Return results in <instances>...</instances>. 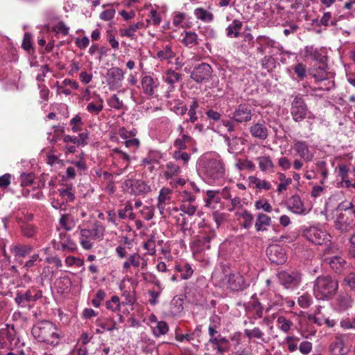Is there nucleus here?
<instances>
[{"mask_svg":"<svg viewBox=\"0 0 355 355\" xmlns=\"http://www.w3.org/2000/svg\"><path fill=\"white\" fill-rule=\"evenodd\" d=\"M261 66L268 71H272L275 67V60L272 55H266L261 59Z\"/></svg>","mask_w":355,"mask_h":355,"instance_id":"603ef678","label":"nucleus"},{"mask_svg":"<svg viewBox=\"0 0 355 355\" xmlns=\"http://www.w3.org/2000/svg\"><path fill=\"white\" fill-rule=\"evenodd\" d=\"M266 255L270 261L276 265H282L286 263L287 256L284 248L277 244L270 245L266 250Z\"/></svg>","mask_w":355,"mask_h":355,"instance_id":"1a4fd4ad","label":"nucleus"},{"mask_svg":"<svg viewBox=\"0 0 355 355\" xmlns=\"http://www.w3.org/2000/svg\"><path fill=\"white\" fill-rule=\"evenodd\" d=\"M193 139L187 134H182L180 138L175 139L174 146L179 150H185L192 144Z\"/></svg>","mask_w":355,"mask_h":355,"instance_id":"473e14b6","label":"nucleus"},{"mask_svg":"<svg viewBox=\"0 0 355 355\" xmlns=\"http://www.w3.org/2000/svg\"><path fill=\"white\" fill-rule=\"evenodd\" d=\"M159 85L158 79H154L150 76H145L141 79V86L144 93L148 96L155 94V89Z\"/></svg>","mask_w":355,"mask_h":355,"instance_id":"aec40b11","label":"nucleus"},{"mask_svg":"<svg viewBox=\"0 0 355 355\" xmlns=\"http://www.w3.org/2000/svg\"><path fill=\"white\" fill-rule=\"evenodd\" d=\"M107 83L110 90H116L123 85L124 72L119 67H112L107 72Z\"/></svg>","mask_w":355,"mask_h":355,"instance_id":"9d476101","label":"nucleus"},{"mask_svg":"<svg viewBox=\"0 0 355 355\" xmlns=\"http://www.w3.org/2000/svg\"><path fill=\"white\" fill-rule=\"evenodd\" d=\"M182 42L188 48L198 44V36L195 32L185 31Z\"/></svg>","mask_w":355,"mask_h":355,"instance_id":"2f4dec72","label":"nucleus"},{"mask_svg":"<svg viewBox=\"0 0 355 355\" xmlns=\"http://www.w3.org/2000/svg\"><path fill=\"white\" fill-rule=\"evenodd\" d=\"M157 56L160 60H169L175 57V53L171 49V46L166 45L163 49L157 53Z\"/></svg>","mask_w":355,"mask_h":355,"instance_id":"09e8293b","label":"nucleus"},{"mask_svg":"<svg viewBox=\"0 0 355 355\" xmlns=\"http://www.w3.org/2000/svg\"><path fill=\"white\" fill-rule=\"evenodd\" d=\"M141 259V257L137 252L130 254L128 259L123 264V270L127 271L131 266L135 268L139 267Z\"/></svg>","mask_w":355,"mask_h":355,"instance_id":"7c9ffc66","label":"nucleus"},{"mask_svg":"<svg viewBox=\"0 0 355 355\" xmlns=\"http://www.w3.org/2000/svg\"><path fill=\"white\" fill-rule=\"evenodd\" d=\"M106 294L104 291L99 289L97 291L95 297L92 300V304L95 307H99L102 301L105 298Z\"/></svg>","mask_w":355,"mask_h":355,"instance_id":"0e129e2a","label":"nucleus"},{"mask_svg":"<svg viewBox=\"0 0 355 355\" xmlns=\"http://www.w3.org/2000/svg\"><path fill=\"white\" fill-rule=\"evenodd\" d=\"M243 27V22L239 19H234L226 28V35L230 38H237Z\"/></svg>","mask_w":355,"mask_h":355,"instance_id":"a878e982","label":"nucleus"},{"mask_svg":"<svg viewBox=\"0 0 355 355\" xmlns=\"http://www.w3.org/2000/svg\"><path fill=\"white\" fill-rule=\"evenodd\" d=\"M182 73H178L172 69L166 71L162 77L163 81L168 85L165 97L170 98V94L175 90V84L182 80Z\"/></svg>","mask_w":355,"mask_h":355,"instance_id":"dca6fc26","label":"nucleus"},{"mask_svg":"<svg viewBox=\"0 0 355 355\" xmlns=\"http://www.w3.org/2000/svg\"><path fill=\"white\" fill-rule=\"evenodd\" d=\"M199 164L207 176L214 180L219 179L225 174L224 164L216 157H204L200 159Z\"/></svg>","mask_w":355,"mask_h":355,"instance_id":"7ed1b4c3","label":"nucleus"},{"mask_svg":"<svg viewBox=\"0 0 355 355\" xmlns=\"http://www.w3.org/2000/svg\"><path fill=\"white\" fill-rule=\"evenodd\" d=\"M287 207L292 212L297 214H302L305 211L303 202L298 195H293L288 199Z\"/></svg>","mask_w":355,"mask_h":355,"instance_id":"412c9836","label":"nucleus"},{"mask_svg":"<svg viewBox=\"0 0 355 355\" xmlns=\"http://www.w3.org/2000/svg\"><path fill=\"white\" fill-rule=\"evenodd\" d=\"M335 228L340 232H347L355 227V211L340 212L336 220Z\"/></svg>","mask_w":355,"mask_h":355,"instance_id":"6e6552de","label":"nucleus"},{"mask_svg":"<svg viewBox=\"0 0 355 355\" xmlns=\"http://www.w3.org/2000/svg\"><path fill=\"white\" fill-rule=\"evenodd\" d=\"M141 214L145 220H150L154 216V207L152 206H144L141 210Z\"/></svg>","mask_w":355,"mask_h":355,"instance_id":"338daca9","label":"nucleus"},{"mask_svg":"<svg viewBox=\"0 0 355 355\" xmlns=\"http://www.w3.org/2000/svg\"><path fill=\"white\" fill-rule=\"evenodd\" d=\"M329 350L331 355H345L347 353L345 342L340 337H336L330 343Z\"/></svg>","mask_w":355,"mask_h":355,"instance_id":"4be33fe9","label":"nucleus"},{"mask_svg":"<svg viewBox=\"0 0 355 355\" xmlns=\"http://www.w3.org/2000/svg\"><path fill=\"white\" fill-rule=\"evenodd\" d=\"M35 179V175L33 172L30 173H22L20 175V185L21 187L31 186Z\"/></svg>","mask_w":355,"mask_h":355,"instance_id":"a18cd8bd","label":"nucleus"},{"mask_svg":"<svg viewBox=\"0 0 355 355\" xmlns=\"http://www.w3.org/2000/svg\"><path fill=\"white\" fill-rule=\"evenodd\" d=\"M319 71L313 73V76L318 83H322L327 80V73L325 71V64H320L318 67Z\"/></svg>","mask_w":355,"mask_h":355,"instance_id":"680f3d73","label":"nucleus"},{"mask_svg":"<svg viewBox=\"0 0 355 355\" xmlns=\"http://www.w3.org/2000/svg\"><path fill=\"white\" fill-rule=\"evenodd\" d=\"M338 282L331 275H320L313 282V294L318 300H330L337 293Z\"/></svg>","mask_w":355,"mask_h":355,"instance_id":"f03ea898","label":"nucleus"},{"mask_svg":"<svg viewBox=\"0 0 355 355\" xmlns=\"http://www.w3.org/2000/svg\"><path fill=\"white\" fill-rule=\"evenodd\" d=\"M53 31L56 33H61L63 35H67L69 32V27L64 21H60L53 27Z\"/></svg>","mask_w":355,"mask_h":355,"instance_id":"13d9d810","label":"nucleus"},{"mask_svg":"<svg viewBox=\"0 0 355 355\" xmlns=\"http://www.w3.org/2000/svg\"><path fill=\"white\" fill-rule=\"evenodd\" d=\"M33 250V247L31 245L17 243L10 246V251L17 260L26 257Z\"/></svg>","mask_w":355,"mask_h":355,"instance_id":"6ab92c4d","label":"nucleus"},{"mask_svg":"<svg viewBox=\"0 0 355 355\" xmlns=\"http://www.w3.org/2000/svg\"><path fill=\"white\" fill-rule=\"evenodd\" d=\"M257 43L259 46H264L265 47L268 48H276L279 47V45L277 46V42L270 39L269 37H267L266 35H259L256 39Z\"/></svg>","mask_w":355,"mask_h":355,"instance_id":"58836bf2","label":"nucleus"},{"mask_svg":"<svg viewBox=\"0 0 355 355\" xmlns=\"http://www.w3.org/2000/svg\"><path fill=\"white\" fill-rule=\"evenodd\" d=\"M180 172V166L173 162H168L166 165V171H164V177L168 180L173 176L178 175Z\"/></svg>","mask_w":355,"mask_h":355,"instance_id":"a19ab883","label":"nucleus"},{"mask_svg":"<svg viewBox=\"0 0 355 355\" xmlns=\"http://www.w3.org/2000/svg\"><path fill=\"white\" fill-rule=\"evenodd\" d=\"M297 302L302 308L306 309L311 305L312 299L309 294H304L298 297Z\"/></svg>","mask_w":355,"mask_h":355,"instance_id":"69168bd1","label":"nucleus"},{"mask_svg":"<svg viewBox=\"0 0 355 355\" xmlns=\"http://www.w3.org/2000/svg\"><path fill=\"white\" fill-rule=\"evenodd\" d=\"M60 196L64 198L67 202H73L75 200V195L72 192V186L67 187L66 189H58Z\"/></svg>","mask_w":355,"mask_h":355,"instance_id":"8fccbe9b","label":"nucleus"},{"mask_svg":"<svg viewBox=\"0 0 355 355\" xmlns=\"http://www.w3.org/2000/svg\"><path fill=\"white\" fill-rule=\"evenodd\" d=\"M206 346H210L213 350L216 351L217 354L224 355L225 352L229 351L230 343L226 337L218 334L217 338L209 339Z\"/></svg>","mask_w":355,"mask_h":355,"instance_id":"2eb2a0df","label":"nucleus"},{"mask_svg":"<svg viewBox=\"0 0 355 355\" xmlns=\"http://www.w3.org/2000/svg\"><path fill=\"white\" fill-rule=\"evenodd\" d=\"M150 190V187L141 180H135L134 188L130 191L131 193L135 195H140L146 193Z\"/></svg>","mask_w":355,"mask_h":355,"instance_id":"4c0bfd02","label":"nucleus"},{"mask_svg":"<svg viewBox=\"0 0 355 355\" xmlns=\"http://www.w3.org/2000/svg\"><path fill=\"white\" fill-rule=\"evenodd\" d=\"M271 223V218L270 216L264 214H259L255 223V227L257 231H263L266 230L264 226H269Z\"/></svg>","mask_w":355,"mask_h":355,"instance_id":"f704fd0d","label":"nucleus"},{"mask_svg":"<svg viewBox=\"0 0 355 355\" xmlns=\"http://www.w3.org/2000/svg\"><path fill=\"white\" fill-rule=\"evenodd\" d=\"M249 132L252 138L264 141L269 135V129L264 120H258L253 122L248 128Z\"/></svg>","mask_w":355,"mask_h":355,"instance_id":"ddd939ff","label":"nucleus"},{"mask_svg":"<svg viewBox=\"0 0 355 355\" xmlns=\"http://www.w3.org/2000/svg\"><path fill=\"white\" fill-rule=\"evenodd\" d=\"M324 262L329 266L331 270L334 274L340 276L347 275L353 269L352 263L347 261L341 255H333L326 257Z\"/></svg>","mask_w":355,"mask_h":355,"instance_id":"20e7f679","label":"nucleus"},{"mask_svg":"<svg viewBox=\"0 0 355 355\" xmlns=\"http://www.w3.org/2000/svg\"><path fill=\"white\" fill-rule=\"evenodd\" d=\"M285 340L289 352H293L297 350V344L300 341V338L298 337L290 336H287Z\"/></svg>","mask_w":355,"mask_h":355,"instance_id":"864d4df0","label":"nucleus"},{"mask_svg":"<svg viewBox=\"0 0 355 355\" xmlns=\"http://www.w3.org/2000/svg\"><path fill=\"white\" fill-rule=\"evenodd\" d=\"M304 56L317 61L320 64H324V56L321 53V49L315 48L314 46H307L304 48Z\"/></svg>","mask_w":355,"mask_h":355,"instance_id":"b1692460","label":"nucleus"},{"mask_svg":"<svg viewBox=\"0 0 355 355\" xmlns=\"http://www.w3.org/2000/svg\"><path fill=\"white\" fill-rule=\"evenodd\" d=\"M268 303L265 309L266 312L268 313L275 307L282 306L284 304L283 297L275 292H270L267 294Z\"/></svg>","mask_w":355,"mask_h":355,"instance_id":"5701e85b","label":"nucleus"},{"mask_svg":"<svg viewBox=\"0 0 355 355\" xmlns=\"http://www.w3.org/2000/svg\"><path fill=\"white\" fill-rule=\"evenodd\" d=\"M336 209L341 212H349V211H355L353 203L347 200L340 202Z\"/></svg>","mask_w":355,"mask_h":355,"instance_id":"e2e57ef3","label":"nucleus"},{"mask_svg":"<svg viewBox=\"0 0 355 355\" xmlns=\"http://www.w3.org/2000/svg\"><path fill=\"white\" fill-rule=\"evenodd\" d=\"M277 277L280 284L287 288L297 287L302 282V274L297 271H282Z\"/></svg>","mask_w":355,"mask_h":355,"instance_id":"f8f14e48","label":"nucleus"},{"mask_svg":"<svg viewBox=\"0 0 355 355\" xmlns=\"http://www.w3.org/2000/svg\"><path fill=\"white\" fill-rule=\"evenodd\" d=\"M259 166L262 171H272L274 164L269 157H259Z\"/></svg>","mask_w":355,"mask_h":355,"instance_id":"37998d69","label":"nucleus"},{"mask_svg":"<svg viewBox=\"0 0 355 355\" xmlns=\"http://www.w3.org/2000/svg\"><path fill=\"white\" fill-rule=\"evenodd\" d=\"M171 194L172 190L166 187H164L159 191L157 207L160 214L164 218H165V210L166 209V207L170 204L171 201Z\"/></svg>","mask_w":355,"mask_h":355,"instance_id":"a211bd4d","label":"nucleus"},{"mask_svg":"<svg viewBox=\"0 0 355 355\" xmlns=\"http://www.w3.org/2000/svg\"><path fill=\"white\" fill-rule=\"evenodd\" d=\"M302 236L315 245H322L330 241V235L317 226L305 227L303 230Z\"/></svg>","mask_w":355,"mask_h":355,"instance_id":"423d86ee","label":"nucleus"},{"mask_svg":"<svg viewBox=\"0 0 355 355\" xmlns=\"http://www.w3.org/2000/svg\"><path fill=\"white\" fill-rule=\"evenodd\" d=\"M292 151L297 155H306L310 153L309 144L306 141L298 140L294 141Z\"/></svg>","mask_w":355,"mask_h":355,"instance_id":"cd10ccee","label":"nucleus"},{"mask_svg":"<svg viewBox=\"0 0 355 355\" xmlns=\"http://www.w3.org/2000/svg\"><path fill=\"white\" fill-rule=\"evenodd\" d=\"M21 229L23 235L28 238L33 237L35 234V228L31 224L25 223L21 225Z\"/></svg>","mask_w":355,"mask_h":355,"instance_id":"052dcab7","label":"nucleus"},{"mask_svg":"<svg viewBox=\"0 0 355 355\" xmlns=\"http://www.w3.org/2000/svg\"><path fill=\"white\" fill-rule=\"evenodd\" d=\"M337 300L341 310H346L352 306L353 300L348 295H340Z\"/></svg>","mask_w":355,"mask_h":355,"instance_id":"49530a36","label":"nucleus"},{"mask_svg":"<svg viewBox=\"0 0 355 355\" xmlns=\"http://www.w3.org/2000/svg\"><path fill=\"white\" fill-rule=\"evenodd\" d=\"M153 334L155 337L165 335L168 332L169 327L164 321H159L155 325L151 326Z\"/></svg>","mask_w":355,"mask_h":355,"instance_id":"72a5a7b5","label":"nucleus"},{"mask_svg":"<svg viewBox=\"0 0 355 355\" xmlns=\"http://www.w3.org/2000/svg\"><path fill=\"white\" fill-rule=\"evenodd\" d=\"M307 106L302 97L297 96L291 103V115L293 119L300 122L306 118L307 114Z\"/></svg>","mask_w":355,"mask_h":355,"instance_id":"9b49d317","label":"nucleus"},{"mask_svg":"<svg viewBox=\"0 0 355 355\" xmlns=\"http://www.w3.org/2000/svg\"><path fill=\"white\" fill-rule=\"evenodd\" d=\"M226 279L227 288L233 292L242 291L249 286L239 272L226 275Z\"/></svg>","mask_w":355,"mask_h":355,"instance_id":"4468645a","label":"nucleus"},{"mask_svg":"<svg viewBox=\"0 0 355 355\" xmlns=\"http://www.w3.org/2000/svg\"><path fill=\"white\" fill-rule=\"evenodd\" d=\"M213 69L211 65L202 62L196 65L191 72V78L197 83L202 84L208 82L212 75Z\"/></svg>","mask_w":355,"mask_h":355,"instance_id":"0eeeda50","label":"nucleus"},{"mask_svg":"<svg viewBox=\"0 0 355 355\" xmlns=\"http://www.w3.org/2000/svg\"><path fill=\"white\" fill-rule=\"evenodd\" d=\"M277 322L279 324V328L285 333H287L293 324L291 320L283 315H280L277 318Z\"/></svg>","mask_w":355,"mask_h":355,"instance_id":"de8ad7c7","label":"nucleus"},{"mask_svg":"<svg viewBox=\"0 0 355 355\" xmlns=\"http://www.w3.org/2000/svg\"><path fill=\"white\" fill-rule=\"evenodd\" d=\"M145 24L142 21H139L136 24H132L125 28H120L119 34L121 37H127L132 40L136 38L135 33L141 28H143Z\"/></svg>","mask_w":355,"mask_h":355,"instance_id":"393cba45","label":"nucleus"},{"mask_svg":"<svg viewBox=\"0 0 355 355\" xmlns=\"http://www.w3.org/2000/svg\"><path fill=\"white\" fill-rule=\"evenodd\" d=\"M86 110L92 114H98L103 110V98L97 96L94 101L88 103Z\"/></svg>","mask_w":355,"mask_h":355,"instance_id":"c85d7f7f","label":"nucleus"},{"mask_svg":"<svg viewBox=\"0 0 355 355\" xmlns=\"http://www.w3.org/2000/svg\"><path fill=\"white\" fill-rule=\"evenodd\" d=\"M245 310L248 312H253L252 317L254 319H259L263 317V306L257 297L256 294L253 295L250 301L244 304Z\"/></svg>","mask_w":355,"mask_h":355,"instance_id":"f3484780","label":"nucleus"},{"mask_svg":"<svg viewBox=\"0 0 355 355\" xmlns=\"http://www.w3.org/2000/svg\"><path fill=\"white\" fill-rule=\"evenodd\" d=\"M31 334L38 342L52 347L58 346L61 339L57 326L49 320H42L34 324Z\"/></svg>","mask_w":355,"mask_h":355,"instance_id":"f257e3e1","label":"nucleus"},{"mask_svg":"<svg viewBox=\"0 0 355 355\" xmlns=\"http://www.w3.org/2000/svg\"><path fill=\"white\" fill-rule=\"evenodd\" d=\"M244 334L249 339L257 338L265 341L264 333L259 327H254L252 329H245Z\"/></svg>","mask_w":355,"mask_h":355,"instance_id":"ea45409f","label":"nucleus"},{"mask_svg":"<svg viewBox=\"0 0 355 355\" xmlns=\"http://www.w3.org/2000/svg\"><path fill=\"white\" fill-rule=\"evenodd\" d=\"M236 167L240 171L252 170L254 168V164L248 159L241 158L237 160Z\"/></svg>","mask_w":355,"mask_h":355,"instance_id":"3c124183","label":"nucleus"},{"mask_svg":"<svg viewBox=\"0 0 355 355\" xmlns=\"http://www.w3.org/2000/svg\"><path fill=\"white\" fill-rule=\"evenodd\" d=\"M59 225L64 230L69 232L72 230L76 226L74 217L69 214H62L59 220Z\"/></svg>","mask_w":355,"mask_h":355,"instance_id":"bb28decb","label":"nucleus"},{"mask_svg":"<svg viewBox=\"0 0 355 355\" xmlns=\"http://www.w3.org/2000/svg\"><path fill=\"white\" fill-rule=\"evenodd\" d=\"M175 269L181 273V278L182 279H189L193 273V270L191 266L187 263L175 265Z\"/></svg>","mask_w":355,"mask_h":355,"instance_id":"e433bc0d","label":"nucleus"},{"mask_svg":"<svg viewBox=\"0 0 355 355\" xmlns=\"http://www.w3.org/2000/svg\"><path fill=\"white\" fill-rule=\"evenodd\" d=\"M254 115L252 105L248 103H242L238 105L228 116L237 124H247L252 121Z\"/></svg>","mask_w":355,"mask_h":355,"instance_id":"39448f33","label":"nucleus"},{"mask_svg":"<svg viewBox=\"0 0 355 355\" xmlns=\"http://www.w3.org/2000/svg\"><path fill=\"white\" fill-rule=\"evenodd\" d=\"M90 231L92 235V239L98 240L101 239L103 237L105 228L100 222L96 221L94 223L92 229H91Z\"/></svg>","mask_w":355,"mask_h":355,"instance_id":"79ce46f5","label":"nucleus"},{"mask_svg":"<svg viewBox=\"0 0 355 355\" xmlns=\"http://www.w3.org/2000/svg\"><path fill=\"white\" fill-rule=\"evenodd\" d=\"M293 71L297 75V78L303 80L306 76V67L302 62H299L293 67Z\"/></svg>","mask_w":355,"mask_h":355,"instance_id":"6e6d98bb","label":"nucleus"},{"mask_svg":"<svg viewBox=\"0 0 355 355\" xmlns=\"http://www.w3.org/2000/svg\"><path fill=\"white\" fill-rule=\"evenodd\" d=\"M59 242L61 246L60 249L62 251L73 252L77 249L76 243L71 239L69 236L64 241H60Z\"/></svg>","mask_w":355,"mask_h":355,"instance_id":"c03bdc74","label":"nucleus"},{"mask_svg":"<svg viewBox=\"0 0 355 355\" xmlns=\"http://www.w3.org/2000/svg\"><path fill=\"white\" fill-rule=\"evenodd\" d=\"M236 122H234L231 119L222 120V125L226 128L227 132L230 135V136H232L233 137H234V136L232 135V133L235 132L236 128ZM235 138H236V137H235Z\"/></svg>","mask_w":355,"mask_h":355,"instance_id":"bf43d9fd","label":"nucleus"},{"mask_svg":"<svg viewBox=\"0 0 355 355\" xmlns=\"http://www.w3.org/2000/svg\"><path fill=\"white\" fill-rule=\"evenodd\" d=\"M194 15L198 19L204 22H211L214 19V15L202 8L195 9Z\"/></svg>","mask_w":355,"mask_h":355,"instance_id":"c9c22d12","label":"nucleus"},{"mask_svg":"<svg viewBox=\"0 0 355 355\" xmlns=\"http://www.w3.org/2000/svg\"><path fill=\"white\" fill-rule=\"evenodd\" d=\"M32 290L28 289L25 293H17L15 298V302L18 306L25 307L28 303L33 301Z\"/></svg>","mask_w":355,"mask_h":355,"instance_id":"c756f323","label":"nucleus"},{"mask_svg":"<svg viewBox=\"0 0 355 355\" xmlns=\"http://www.w3.org/2000/svg\"><path fill=\"white\" fill-rule=\"evenodd\" d=\"M107 103L111 107L116 110H121L123 107V101L116 94H113L108 99Z\"/></svg>","mask_w":355,"mask_h":355,"instance_id":"4d7b16f0","label":"nucleus"},{"mask_svg":"<svg viewBox=\"0 0 355 355\" xmlns=\"http://www.w3.org/2000/svg\"><path fill=\"white\" fill-rule=\"evenodd\" d=\"M69 124L71 126V130L77 132L81 130L83 125L82 118L79 115H76L70 120Z\"/></svg>","mask_w":355,"mask_h":355,"instance_id":"5fc2aeb1","label":"nucleus"},{"mask_svg":"<svg viewBox=\"0 0 355 355\" xmlns=\"http://www.w3.org/2000/svg\"><path fill=\"white\" fill-rule=\"evenodd\" d=\"M344 282L346 283L352 290L355 291V272H353L351 270L347 275H345Z\"/></svg>","mask_w":355,"mask_h":355,"instance_id":"774afa93","label":"nucleus"}]
</instances>
